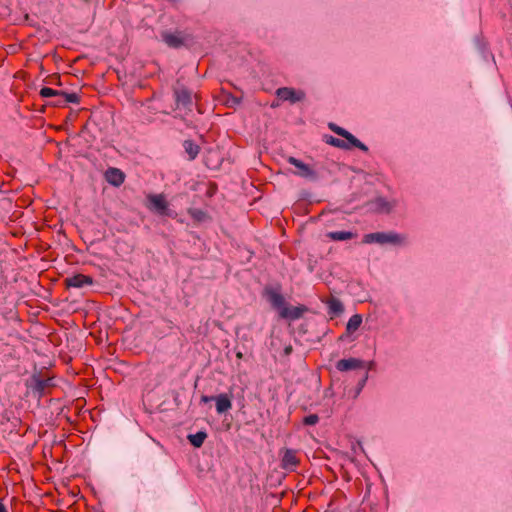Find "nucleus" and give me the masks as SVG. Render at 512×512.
I'll return each mask as SVG.
<instances>
[{"instance_id": "2", "label": "nucleus", "mask_w": 512, "mask_h": 512, "mask_svg": "<svg viewBox=\"0 0 512 512\" xmlns=\"http://www.w3.org/2000/svg\"><path fill=\"white\" fill-rule=\"evenodd\" d=\"M45 367H41L38 372H35L31 379L28 387L32 390L33 393L37 394L39 397L50 393L51 389L55 387L53 382L54 376L48 373H44L42 369Z\"/></svg>"}, {"instance_id": "12", "label": "nucleus", "mask_w": 512, "mask_h": 512, "mask_svg": "<svg viewBox=\"0 0 512 512\" xmlns=\"http://www.w3.org/2000/svg\"><path fill=\"white\" fill-rule=\"evenodd\" d=\"M337 368L340 371H348L352 369L362 368L364 369V364L362 361L355 359V358H349V359H343L340 360L337 363Z\"/></svg>"}, {"instance_id": "17", "label": "nucleus", "mask_w": 512, "mask_h": 512, "mask_svg": "<svg viewBox=\"0 0 512 512\" xmlns=\"http://www.w3.org/2000/svg\"><path fill=\"white\" fill-rule=\"evenodd\" d=\"M327 237L333 241H345L356 237V234L350 231H334L329 232Z\"/></svg>"}, {"instance_id": "4", "label": "nucleus", "mask_w": 512, "mask_h": 512, "mask_svg": "<svg viewBox=\"0 0 512 512\" xmlns=\"http://www.w3.org/2000/svg\"><path fill=\"white\" fill-rule=\"evenodd\" d=\"M146 207L149 211L160 216L172 217V210L169 208V202L164 194H148Z\"/></svg>"}, {"instance_id": "16", "label": "nucleus", "mask_w": 512, "mask_h": 512, "mask_svg": "<svg viewBox=\"0 0 512 512\" xmlns=\"http://www.w3.org/2000/svg\"><path fill=\"white\" fill-rule=\"evenodd\" d=\"M183 147L185 152L188 154V159L190 161L196 159L201 148L198 144H196L193 140H185L183 143Z\"/></svg>"}, {"instance_id": "22", "label": "nucleus", "mask_w": 512, "mask_h": 512, "mask_svg": "<svg viewBox=\"0 0 512 512\" xmlns=\"http://www.w3.org/2000/svg\"><path fill=\"white\" fill-rule=\"evenodd\" d=\"M60 97H64L63 102H65V105L68 103H74V104L80 103V97L77 93H67V92L61 91Z\"/></svg>"}, {"instance_id": "26", "label": "nucleus", "mask_w": 512, "mask_h": 512, "mask_svg": "<svg viewBox=\"0 0 512 512\" xmlns=\"http://www.w3.org/2000/svg\"><path fill=\"white\" fill-rule=\"evenodd\" d=\"M241 102V99L235 96H231L227 99L226 103L228 106L232 107L235 105H239Z\"/></svg>"}, {"instance_id": "14", "label": "nucleus", "mask_w": 512, "mask_h": 512, "mask_svg": "<svg viewBox=\"0 0 512 512\" xmlns=\"http://www.w3.org/2000/svg\"><path fill=\"white\" fill-rule=\"evenodd\" d=\"M216 410L219 414L225 413L232 407V402L227 394H220L215 397Z\"/></svg>"}, {"instance_id": "28", "label": "nucleus", "mask_w": 512, "mask_h": 512, "mask_svg": "<svg viewBox=\"0 0 512 512\" xmlns=\"http://www.w3.org/2000/svg\"><path fill=\"white\" fill-rule=\"evenodd\" d=\"M367 378H368V373H367V371H364L363 377H362L361 381L359 382L360 389H362L363 386L365 385Z\"/></svg>"}, {"instance_id": "27", "label": "nucleus", "mask_w": 512, "mask_h": 512, "mask_svg": "<svg viewBox=\"0 0 512 512\" xmlns=\"http://www.w3.org/2000/svg\"><path fill=\"white\" fill-rule=\"evenodd\" d=\"M64 97H55L50 103L54 106H65V102H63Z\"/></svg>"}, {"instance_id": "9", "label": "nucleus", "mask_w": 512, "mask_h": 512, "mask_svg": "<svg viewBox=\"0 0 512 512\" xmlns=\"http://www.w3.org/2000/svg\"><path fill=\"white\" fill-rule=\"evenodd\" d=\"M299 464V459L295 450L286 449L282 457V468L294 470Z\"/></svg>"}, {"instance_id": "18", "label": "nucleus", "mask_w": 512, "mask_h": 512, "mask_svg": "<svg viewBox=\"0 0 512 512\" xmlns=\"http://www.w3.org/2000/svg\"><path fill=\"white\" fill-rule=\"evenodd\" d=\"M187 212H188L189 216L196 223L204 222V221H206V220H208L210 218L209 215L207 214V212H205V211H203L201 209L189 208Z\"/></svg>"}, {"instance_id": "6", "label": "nucleus", "mask_w": 512, "mask_h": 512, "mask_svg": "<svg viewBox=\"0 0 512 512\" xmlns=\"http://www.w3.org/2000/svg\"><path fill=\"white\" fill-rule=\"evenodd\" d=\"M276 96L281 101H289L294 104L305 99V93L291 87H281L276 90Z\"/></svg>"}, {"instance_id": "7", "label": "nucleus", "mask_w": 512, "mask_h": 512, "mask_svg": "<svg viewBox=\"0 0 512 512\" xmlns=\"http://www.w3.org/2000/svg\"><path fill=\"white\" fill-rule=\"evenodd\" d=\"M93 283L94 279L91 276L81 273L74 274L64 280L66 288H82L86 285H92Z\"/></svg>"}, {"instance_id": "13", "label": "nucleus", "mask_w": 512, "mask_h": 512, "mask_svg": "<svg viewBox=\"0 0 512 512\" xmlns=\"http://www.w3.org/2000/svg\"><path fill=\"white\" fill-rule=\"evenodd\" d=\"M163 41L172 48H179L183 45V38L180 33L164 32L162 34Z\"/></svg>"}, {"instance_id": "32", "label": "nucleus", "mask_w": 512, "mask_h": 512, "mask_svg": "<svg viewBox=\"0 0 512 512\" xmlns=\"http://www.w3.org/2000/svg\"><path fill=\"white\" fill-rule=\"evenodd\" d=\"M242 356H243V354H242V353L237 354V357H238V358H242Z\"/></svg>"}, {"instance_id": "29", "label": "nucleus", "mask_w": 512, "mask_h": 512, "mask_svg": "<svg viewBox=\"0 0 512 512\" xmlns=\"http://www.w3.org/2000/svg\"><path fill=\"white\" fill-rule=\"evenodd\" d=\"M212 400H215V397H213V396H206V395H203L201 397V402H203V403H208V402H210Z\"/></svg>"}, {"instance_id": "5", "label": "nucleus", "mask_w": 512, "mask_h": 512, "mask_svg": "<svg viewBox=\"0 0 512 512\" xmlns=\"http://www.w3.org/2000/svg\"><path fill=\"white\" fill-rule=\"evenodd\" d=\"M328 128L334 132L335 134L343 137L347 140L353 147L360 149L361 151L368 152V147L359 141L354 135H352L349 131L344 128L338 126L335 123H329Z\"/></svg>"}, {"instance_id": "20", "label": "nucleus", "mask_w": 512, "mask_h": 512, "mask_svg": "<svg viewBox=\"0 0 512 512\" xmlns=\"http://www.w3.org/2000/svg\"><path fill=\"white\" fill-rule=\"evenodd\" d=\"M364 242H366V243L376 242L379 244H386V233L376 232V233L366 234L364 236Z\"/></svg>"}, {"instance_id": "15", "label": "nucleus", "mask_w": 512, "mask_h": 512, "mask_svg": "<svg viewBox=\"0 0 512 512\" xmlns=\"http://www.w3.org/2000/svg\"><path fill=\"white\" fill-rule=\"evenodd\" d=\"M324 142L333 147H337V148L344 149V150H349L353 147L347 140L344 141L342 139L336 138L331 135H325Z\"/></svg>"}, {"instance_id": "19", "label": "nucleus", "mask_w": 512, "mask_h": 512, "mask_svg": "<svg viewBox=\"0 0 512 512\" xmlns=\"http://www.w3.org/2000/svg\"><path fill=\"white\" fill-rule=\"evenodd\" d=\"M188 440L196 448H199L203 445L205 439L207 438V433L204 431H199L196 434L188 435Z\"/></svg>"}, {"instance_id": "10", "label": "nucleus", "mask_w": 512, "mask_h": 512, "mask_svg": "<svg viewBox=\"0 0 512 512\" xmlns=\"http://www.w3.org/2000/svg\"><path fill=\"white\" fill-rule=\"evenodd\" d=\"M288 162L299 169L298 175L305 178L314 177L315 172L311 167L295 157H289Z\"/></svg>"}, {"instance_id": "30", "label": "nucleus", "mask_w": 512, "mask_h": 512, "mask_svg": "<svg viewBox=\"0 0 512 512\" xmlns=\"http://www.w3.org/2000/svg\"><path fill=\"white\" fill-rule=\"evenodd\" d=\"M284 352L285 353L292 352V347L291 346L285 347Z\"/></svg>"}, {"instance_id": "24", "label": "nucleus", "mask_w": 512, "mask_h": 512, "mask_svg": "<svg viewBox=\"0 0 512 512\" xmlns=\"http://www.w3.org/2000/svg\"><path fill=\"white\" fill-rule=\"evenodd\" d=\"M404 242V237L397 233H386V243L392 244H402Z\"/></svg>"}, {"instance_id": "1", "label": "nucleus", "mask_w": 512, "mask_h": 512, "mask_svg": "<svg viewBox=\"0 0 512 512\" xmlns=\"http://www.w3.org/2000/svg\"><path fill=\"white\" fill-rule=\"evenodd\" d=\"M263 294L272 308L278 312V315L281 319L295 321L302 318L308 311V307L303 304H299L298 306H291L286 301L285 297L281 294L279 289L267 286L264 288Z\"/></svg>"}, {"instance_id": "11", "label": "nucleus", "mask_w": 512, "mask_h": 512, "mask_svg": "<svg viewBox=\"0 0 512 512\" xmlns=\"http://www.w3.org/2000/svg\"><path fill=\"white\" fill-rule=\"evenodd\" d=\"M325 303L328 307V315L331 319L339 316L344 311L341 301L333 296L328 298Z\"/></svg>"}, {"instance_id": "31", "label": "nucleus", "mask_w": 512, "mask_h": 512, "mask_svg": "<svg viewBox=\"0 0 512 512\" xmlns=\"http://www.w3.org/2000/svg\"><path fill=\"white\" fill-rule=\"evenodd\" d=\"M278 105H279V103H278V102H273V103L271 104V107H272V108H275V107H277Z\"/></svg>"}, {"instance_id": "21", "label": "nucleus", "mask_w": 512, "mask_h": 512, "mask_svg": "<svg viewBox=\"0 0 512 512\" xmlns=\"http://www.w3.org/2000/svg\"><path fill=\"white\" fill-rule=\"evenodd\" d=\"M361 323L362 316L359 314H355L349 319L346 329L349 333H353L360 327Z\"/></svg>"}, {"instance_id": "25", "label": "nucleus", "mask_w": 512, "mask_h": 512, "mask_svg": "<svg viewBox=\"0 0 512 512\" xmlns=\"http://www.w3.org/2000/svg\"><path fill=\"white\" fill-rule=\"evenodd\" d=\"M319 421V417L316 414H310L303 419V424L311 426L317 424Z\"/></svg>"}, {"instance_id": "8", "label": "nucleus", "mask_w": 512, "mask_h": 512, "mask_svg": "<svg viewBox=\"0 0 512 512\" xmlns=\"http://www.w3.org/2000/svg\"><path fill=\"white\" fill-rule=\"evenodd\" d=\"M105 180L115 186L119 187L125 181V174L118 168L110 167L105 171Z\"/></svg>"}, {"instance_id": "23", "label": "nucleus", "mask_w": 512, "mask_h": 512, "mask_svg": "<svg viewBox=\"0 0 512 512\" xmlns=\"http://www.w3.org/2000/svg\"><path fill=\"white\" fill-rule=\"evenodd\" d=\"M61 91L54 90L50 87H42L39 94L43 98H49V97H60Z\"/></svg>"}, {"instance_id": "3", "label": "nucleus", "mask_w": 512, "mask_h": 512, "mask_svg": "<svg viewBox=\"0 0 512 512\" xmlns=\"http://www.w3.org/2000/svg\"><path fill=\"white\" fill-rule=\"evenodd\" d=\"M173 94L175 99L176 108L191 112L193 109V93L179 81L173 87Z\"/></svg>"}]
</instances>
